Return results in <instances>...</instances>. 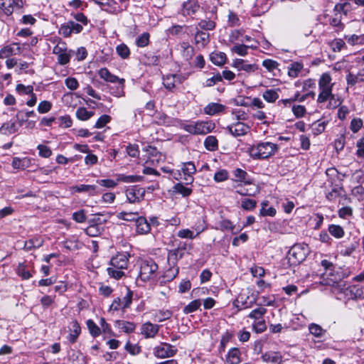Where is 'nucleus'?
<instances>
[{
    "mask_svg": "<svg viewBox=\"0 0 364 364\" xmlns=\"http://www.w3.org/2000/svg\"><path fill=\"white\" fill-rule=\"evenodd\" d=\"M72 218L78 223H85L87 220L85 210L82 209L78 211L74 212L72 215Z\"/></svg>",
    "mask_w": 364,
    "mask_h": 364,
    "instance_id": "58",
    "label": "nucleus"
},
{
    "mask_svg": "<svg viewBox=\"0 0 364 364\" xmlns=\"http://www.w3.org/2000/svg\"><path fill=\"white\" fill-rule=\"evenodd\" d=\"M150 42V34L144 32L136 39V45L139 48L147 46Z\"/></svg>",
    "mask_w": 364,
    "mask_h": 364,
    "instance_id": "45",
    "label": "nucleus"
},
{
    "mask_svg": "<svg viewBox=\"0 0 364 364\" xmlns=\"http://www.w3.org/2000/svg\"><path fill=\"white\" fill-rule=\"evenodd\" d=\"M333 100L334 95L332 93V90L319 89V94L317 98L318 103H323L329 100L328 107L331 108V100Z\"/></svg>",
    "mask_w": 364,
    "mask_h": 364,
    "instance_id": "21",
    "label": "nucleus"
},
{
    "mask_svg": "<svg viewBox=\"0 0 364 364\" xmlns=\"http://www.w3.org/2000/svg\"><path fill=\"white\" fill-rule=\"evenodd\" d=\"M233 175L237 178V181L244 182L246 184L251 183L250 181L247 180V177L248 176L247 173L240 168L234 170Z\"/></svg>",
    "mask_w": 364,
    "mask_h": 364,
    "instance_id": "47",
    "label": "nucleus"
},
{
    "mask_svg": "<svg viewBox=\"0 0 364 364\" xmlns=\"http://www.w3.org/2000/svg\"><path fill=\"white\" fill-rule=\"evenodd\" d=\"M250 46L243 44H236L232 48V51L240 56H245L247 54V49Z\"/></svg>",
    "mask_w": 364,
    "mask_h": 364,
    "instance_id": "63",
    "label": "nucleus"
},
{
    "mask_svg": "<svg viewBox=\"0 0 364 364\" xmlns=\"http://www.w3.org/2000/svg\"><path fill=\"white\" fill-rule=\"evenodd\" d=\"M176 352L177 350L173 346L166 343H162L154 348V355L160 358L172 357Z\"/></svg>",
    "mask_w": 364,
    "mask_h": 364,
    "instance_id": "8",
    "label": "nucleus"
},
{
    "mask_svg": "<svg viewBox=\"0 0 364 364\" xmlns=\"http://www.w3.org/2000/svg\"><path fill=\"white\" fill-rule=\"evenodd\" d=\"M200 305L201 301L200 299L193 300L184 307L183 313L186 314L193 313L198 310L200 308Z\"/></svg>",
    "mask_w": 364,
    "mask_h": 364,
    "instance_id": "49",
    "label": "nucleus"
},
{
    "mask_svg": "<svg viewBox=\"0 0 364 364\" xmlns=\"http://www.w3.org/2000/svg\"><path fill=\"white\" fill-rule=\"evenodd\" d=\"M16 274L25 280L32 277V274L27 269V265L24 262L18 264L16 268Z\"/></svg>",
    "mask_w": 364,
    "mask_h": 364,
    "instance_id": "36",
    "label": "nucleus"
},
{
    "mask_svg": "<svg viewBox=\"0 0 364 364\" xmlns=\"http://www.w3.org/2000/svg\"><path fill=\"white\" fill-rule=\"evenodd\" d=\"M72 189L77 193H87L89 196L99 195L100 192L95 185L80 184L72 187Z\"/></svg>",
    "mask_w": 364,
    "mask_h": 364,
    "instance_id": "16",
    "label": "nucleus"
},
{
    "mask_svg": "<svg viewBox=\"0 0 364 364\" xmlns=\"http://www.w3.org/2000/svg\"><path fill=\"white\" fill-rule=\"evenodd\" d=\"M228 132L235 137L246 135L250 130V127L242 122H237L228 125L226 128Z\"/></svg>",
    "mask_w": 364,
    "mask_h": 364,
    "instance_id": "9",
    "label": "nucleus"
},
{
    "mask_svg": "<svg viewBox=\"0 0 364 364\" xmlns=\"http://www.w3.org/2000/svg\"><path fill=\"white\" fill-rule=\"evenodd\" d=\"M279 90L269 89L262 94V97L265 101L269 103L274 102L279 98Z\"/></svg>",
    "mask_w": 364,
    "mask_h": 364,
    "instance_id": "38",
    "label": "nucleus"
},
{
    "mask_svg": "<svg viewBox=\"0 0 364 364\" xmlns=\"http://www.w3.org/2000/svg\"><path fill=\"white\" fill-rule=\"evenodd\" d=\"M345 40L351 46L364 45V33L362 35H348L345 36Z\"/></svg>",
    "mask_w": 364,
    "mask_h": 364,
    "instance_id": "35",
    "label": "nucleus"
},
{
    "mask_svg": "<svg viewBox=\"0 0 364 364\" xmlns=\"http://www.w3.org/2000/svg\"><path fill=\"white\" fill-rule=\"evenodd\" d=\"M234 228H235V225L232 224V223L230 220L223 219L218 223V229H219L222 231H224V230L233 231Z\"/></svg>",
    "mask_w": 364,
    "mask_h": 364,
    "instance_id": "57",
    "label": "nucleus"
},
{
    "mask_svg": "<svg viewBox=\"0 0 364 364\" xmlns=\"http://www.w3.org/2000/svg\"><path fill=\"white\" fill-rule=\"evenodd\" d=\"M350 9V4L349 2L344 1L338 3L334 6L333 11L338 12L341 14V16L343 14L344 16H346L348 13V11Z\"/></svg>",
    "mask_w": 364,
    "mask_h": 364,
    "instance_id": "44",
    "label": "nucleus"
},
{
    "mask_svg": "<svg viewBox=\"0 0 364 364\" xmlns=\"http://www.w3.org/2000/svg\"><path fill=\"white\" fill-rule=\"evenodd\" d=\"M159 326L146 322L141 326V333L145 338H154L159 332Z\"/></svg>",
    "mask_w": 364,
    "mask_h": 364,
    "instance_id": "15",
    "label": "nucleus"
},
{
    "mask_svg": "<svg viewBox=\"0 0 364 364\" xmlns=\"http://www.w3.org/2000/svg\"><path fill=\"white\" fill-rule=\"evenodd\" d=\"M262 359L266 363L281 364L282 356L279 352L269 351L262 355Z\"/></svg>",
    "mask_w": 364,
    "mask_h": 364,
    "instance_id": "19",
    "label": "nucleus"
},
{
    "mask_svg": "<svg viewBox=\"0 0 364 364\" xmlns=\"http://www.w3.org/2000/svg\"><path fill=\"white\" fill-rule=\"evenodd\" d=\"M257 202L255 200L245 198L241 201V207L246 210H252L256 208Z\"/></svg>",
    "mask_w": 364,
    "mask_h": 364,
    "instance_id": "60",
    "label": "nucleus"
},
{
    "mask_svg": "<svg viewBox=\"0 0 364 364\" xmlns=\"http://www.w3.org/2000/svg\"><path fill=\"white\" fill-rule=\"evenodd\" d=\"M309 332L317 338H321L324 336L326 330L323 329L321 326L316 323H311L309 326Z\"/></svg>",
    "mask_w": 364,
    "mask_h": 364,
    "instance_id": "48",
    "label": "nucleus"
},
{
    "mask_svg": "<svg viewBox=\"0 0 364 364\" xmlns=\"http://www.w3.org/2000/svg\"><path fill=\"white\" fill-rule=\"evenodd\" d=\"M86 324L92 336L96 338L100 335L101 328L92 319H88Z\"/></svg>",
    "mask_w": 364,
    "mask_h": 364,
    "instance_id": "42",
    "label": "nucleus"
},
{
    "mask_svg": "<svg viewBox=\"0 0 364 364\" xmlns=\"http://www.w3.org/2000/svg\"><path fill=\"white\" fill-rule=\"evenodd\" d=\"M18 131V127L14 122H6L0 127V134L9 135L14 134Z\"/></svg>",
    "mask_w": 364,
    "mask_h": 364,
    "instance_id": "29",
    "label": "nucleus"
},
{
    "mask_svg": "<svg viewBox=\"0 0 364 364\" xmlns=\"http://www.w3.org/2000/svg\"><path fill=\"white\" fill-rule=\"evenodd\" d=\"M262 65L269 72L278 69L279 63L272 59H266L262 61Z\"/></svg>",
    "mask_w": 364,
    "mask_h": 364,
    "instance_id": "61",
    "label": "nucleus"
},
{
    "mask_svg": "<svg viewBox=\"0 0 364 364\" xmlns=\"http://www.w3.org/2000/svg\"><path fill=\"white\" fill-rule=\"evenodd\" d=\"M195 42L197 45L205 47L210 42V34L202 31H197L195 35Z\"/></svg>",
    "mask_w": 364,
    "mask_h": 364,
    "instance_id": "27",
    "label": "nucleus"
},
{
    "mask_svg": "<svg viewBox=\"0 0 364 364\" xmlns=\"http://www.w3.org/2000/svg\"><path fill=\"white\" fill-rule=\"evenodd\" d=\"M107 273L111 277H113L116 279H121L124 275L123 269H116L113 267L107 268Z\"/></svg>",
    "mask_w": 364,
    "mask_h": 364,
    "instance_id": "64",
    "label": "nucleus"
},
{
    "mask_svg": "<svg viewBox=\"0 0 364 364\" xmlns=\"http://www.w3.org/2000/svg\"><path fill=\"white\" fill-rule=\"evenodd\" d=\"M277 151V144L269 141L257 143L250 146L247 149L249 155L254 160L268 159Z\"/></svg>",
    "mask_w": 364,
    "mask_h": 364,
    "instance_id": "1",
    "label": "nucleus"
},
{
    "mask_svg": "<svg viewBox=\"0 0 364 364\" xmlns=\"http://www.w3.org/2000/svg\"><path fill=\"white\" fill-rule=\"evenodd\" d=\"M331 80L330 74L327 73L322 74L318 81V89L332 90L333 84L331 83Z\"/></svg>",
    "mask_w": 364,
    "mask_h": 364,
    "instance_id": "28",
    "label": "nucleus"
},
{
    "mask_svg": "<svg viewBox=\"0 0 364 364\" xmlns=\"http://www.w3.org/2000/svg\"><path fill=\"white\" fill-rule=\"evenodd\" d=\"M96 4L99 5L101 9L109 13H114L115 7H113L117 3L114 0H92Z\"/></svg>",
    "mask_w": 364,
    "mask_h": 364,
    "instance_id": "26",
    "label": "nucleus"
},
{
    "mask_svg": "<svg viewBox=\"0 0 364 364\" xmlns=\"http://www.w3.org/2000/svg\"><path fill=\"white\" fill-rule=\"evenodd\" d=\"M225 106L216 102H210L204 107V113L208 115H215L223 112Z\"/></svg>",
    "mask_w": 364,
    "mask_h": 364,
    "instance_id": "17",
    "label": "nucleus"
},
{
    "mask_svg": "<svg viewBox=\"0 0 364 364\" xmlns=\"http://www.w3.org/2000/svg\"><path fill=\"white\" fill-rule=\"evenodd\" d=\"M144 151L147 153L149 158H154L152 161L156 160V161H159L161 160V154L159 151H158L156 147L147 146L144 149Z\"/></svg>",
    "mask_w": 364,
    "mask_h": 364,
    "instance_id": "51",
    "label": "nucleus"
},
{
    "mask_svg": "<svg viewBox=\"0 0 364 364\" xmlns=\"http://www.w3.org/2000/svg\"><path fill=\"white\" fill-rule=\"evenodd\" d=\"M200 9L197 0H188L183 2L181 13L183 16L195 14Z\"/></svg>",
    "mask_w": 364,
    "mask_h": 364,
    "instance_id": "14",
    "label": "nucleus"
},
{
    "mask_svg": "<svg viewBox=\"0 0 364 364\" xmlns=\"http://www.w3.org/2000/svg\"><path fill=\"white\" fill-rule=\"evenodd\" d=\"M82 26L73 21H69L62 24L58 33L65 38L70 37L73 33H79L82 31Z\"/></svg>",
    "mask_w": 364,
    "mask_h": 364,
    "instance_id": "7",
    "label": "nucleus"
},
{
    "mask_svg": "<svg viewBox=\"0 0 364 364\" xmlns=\"http://www.w3.org/2000/svg\"><path fill=\"white\" fill-rule=\"evenodd\" d=\"M158 264L152 259H144L140 262L139 277L146 282L156 277Z\"/></svg>",
    "mask_w": 364,
    "mask_h": 364,
    "instance_id": "4",
    "label": "nucleus"
},
{
    "mask_svg": "<svg viewBox=\"0 0 364 364\" xmlns=\"http://www.w3.org/2000/svg\"><path fill=\"white\" fill-rule=\"evenodd\" d=\"M181 171L183 177V181H185V183L186 185L191 184L194 181L193 175L196 172L194 164L192 161L183 163Z\"/></svg>",
    "mask_w": 364,
    "mask_h": 364,
    "instance_id": "12",
    "label": "nucleus"
},
{
    "mask_svg": "<svg viewBox=\"0 0 364 364\" xmlns=\"http://www.w3.org/2000/svg\"><path fill=\"white\" fill-rule=\"evenodd\" d=\"M363 121L360 118H354L351 120L350 129L353 133H357L363 127Z\"/></svg>",
    "mask_w": 364,
    "mask_h": 364,
    "instance_id": "62",
    "label": "nucleus"
},
{
    "mask_svg": "<svg viewBox=\"0 0 364 364\" xmlns=\"http://www.w3.org/2000/svg\"><path fill=\"white\" fill-rule=\"evenodd\" d=\"M98 74L100 77L105 80L106 82H109L111 83L118 82L119 85L117 87L116 90L111 92L112 95L117 97H121L124 95V79L119 78L117 76L111 73L109 70L106 68H103L99 70Z\"/></svg>",
    "mask_w": 364,
    "mask_h": 364,
    "instance_id": "3",
    "label": "nucleus"
},
{
    "mask_svg": "<svg viewBox=\"0 0 364 364\" xmlns=\"http://www.w3.org/2000/svg\"><path fill=\"white\" fill-rule=\"evenodd\" d=\"M333 15L329 19V23L331 26L333 27H338L341 29H343L344 27L343 23L341 22L342 16L340 13L333 11Z\"/></svg>",
    "mask_w": 364,
    "mask_h": 364,
    "instance_id": "43",
    "label": "nucleus"
},
{
    "mask_svg": "<svg viewBox=\"0 0 364 364\" xmlns=\"http://www.w3.org/2000/svg\"><path fill=\"white\" fill-rule=\"evenodd\" d=\"M232 67L237 68L238 70H244L247 73L254 72L257 69L255 65L246 64L242 59L234 60Z\"/></svg>",
    "mask_w": 364,
    "mask_h": 364,
    "instance_id": "24",
    "label": "nucleus"
},
{
    "mask_svg": "<svg viewBox=\"0 0 364 364\" xmlns=\"http://www.w3.org/2000/svg\"><path fill=\"white\" fill-rule=\"evenodd\" d=\"M226 55L224 53H213L210 55V60L211 62L218 66L223 65L226 62Z\"/></svg>",
    "mask_w": 364,
    "mask_h": 364,
    "instance_id": "33",
    "label": "nucleus"
},
{
    "mask_svg": "<svg viewBox=\"0 0 364 364\" xmlns=\"http://www.w3.org/2000/svg\"><path fill=\"white\" fill-rule=\"evenodd\" d=\"M307 245L297 244L294 245L289 251L287 258L291 265H296L302 262L306 257L308 250Z\"/></svg>",
    "mask_w": 364,
    "mask_h": 364,
    "instance_id": "5",
    "label": "nucleus"
},
{
    "mask_svg": "<svg viewBox=\"0 0 364 364\" xmlns=\"http://www.w3.org/2000/svg\"><path fill=\"white\" fill-rule=\"evenodd\" d=\"M71 325L72 328L70 329V333L68 336V339L71 343H75L81 333V328L76 320L73 321Z\"/></svg>",
    "mask_w": 364,
    "mask_h": 364,
    "instance_id": "25",
    "label": "nucleus"
},
{
    "mask_svg": "<svg viewBox=\"0 0 364 364\" xmlns=\"http://www.w3.org/2000/svg\"><path fill=\"white\" fill-rule=\"evenodd\" d=\"M242 361L241 352L237 348H232L229 350L226 355L228 364H239Z\"/></svg>",
    "mask_w": 364,
    "mask_h": 364,
    "instance_id": "18",
    "label": "nucleus"
},
{
    "mask_svg": "<svg viewBox=\"0 0 364 364\" xmlns=\"http://www.w3.org/2000/svg\"><path fill=\"white\" fill-rule=\"evenodd\" d=\"M125 193L129 203H135L144 200L146 191L139 186H132L127 188Z\"/></svg>",
    "mask_w": 364,
    "mask_h": 364,
    "instance_id": "6",
    "label": "nucleus"
},
{
    "mask_svg": "<svg viewBox=\"0 0 364 364\" xmlns=\"http://www.w3.org/2000/svg\"><path fill=\"white\" fill-rule=\"evenodd\" d=\"M117 53L123 59H127L130 55V50L124 43H121L116 47Z\"/></svg>",
    "mask_w": 364,
    "mask_h": 364,
    "instance_id": "50",
    "label": "nucleus"
},
{
    "mask_svg": "<svg viewBox=\"0 0 364 364\" xmlns=\"http://www.w3.org/2000/svg\"><path fill=\"white\" fill-rule=\"evenodd\" d=\"M180 77L177 75H167L163 79V84L168 90H172L176 86V82L179 81Z\"/></svg>",
    "mask_w": 364,
    "mask_h": 364,
    "instance_id": "37",
    "label": "nucleus"
},
{
    "mask_svg": "<svg viewBox=\"0 0 364 364\" xmlns=\"http://www.w3.org/2000/svg\"><path fill=\"white\" fill-rule=\"evenodd\" d=\"M114 326L127 333L133 332L136 328V325L134 323L124 320L115 321Z\"/></svg>",
    "mask_w": 364,
    "mask_h": 364,
    "instance_id": "22",
    "label": "nucleus"
},
{
    "mask_svg": "<svg viewBox=\"0 0 364 364\" xmlns=\"http://www.w3.org/2000/svg\"><path fill=\"white\" fill-rule=\"evenodd\" d=\"M22 49L18 43H12L6 45L0 49V59L11 58L21 54Z\"/></svg>",
    "mask_w": 364,
    "mask_h": 364,
    "instance_id": "10",
    "label": "nucleus"
},
{
    "mask_svg": "<svg viewBox=\"0 0 364 364\" xmlns=\"http://www.w3.org/2000/svg\"><path fill=\"white\" fill-rule=\"evenodd\" d=\"M136 232L139 234L145 235L150 232L151 225L144 217H139L136 221Z\"/></svg>",
    "mask_w": 364,
    "mask_h": 364,
    "instance_id": "20",
    "label": "nucleus"
},
{
    "mask_svg": "<svg viewBox=\"0 0 364 364\" xmlns=\"http://www.w3.org/2000/svg\"><path fill=\"white\" fill-rule=\"evenodd\" d=\"M204 146L208 151H216L218 149V141L215 136L210 135L205 138Z\"/></svg>",
    "mask_w": 364,
    "mask_h": 364,
    "instance_id": "32",
    "label": "nucleus"
},
{
    "mask_svg": "<svg viewBox=\"0 0 364 364\" xmlns=\"http://www.w3.org/2000/svg\"><path fill=\"white\" fill-rule=\"evenodd\" d=\"M118 219L125 220V221H136L137 218H139V212H127V211H122L117 214V215Z\"/></svg>",
    "mask_w": 364,
    "mask_h": 364,
    "instance_id": "31",
    "label": "nucleus"
},
{
    "mask_svg": "<svg viewBox=\"0 0 364 364\" xmlns=\"http://www.w3.org/2000/svg\"><path fill=\"white\" fill-rule=\"evenodd\" d=\"M23 5L22 0H0V6L8 16L12 14L14 7L21 9Z\"/></svg>",
    "mask_w": 364,
    "mask_h": 364,
    "instance_id": "13",
    "label": "nucleus"
},
{
    "mask_svg": "<svg viewBox=\"0 0 364 364\" xmlns=\"http://www.w3.org/2000/svg\"><path fill=\"white\" fill-rule=\"evenodd\" d=\"M198 26L205 31H212L215 28V23L209 19H204L198 23Z\"/></svg>",
    "mask_w": 364,
    "mask_h": 364,
    "instance_id": "55",
    "label": "nucleus"
},
{
    "mask_svg": "<svg viewBox=\"0 0 364 364\" xmlns=\"http://www.w3.org/2000/svg\"><path fill=\"white\" fill-rule=\"evenodd\" d=\"M28 162V159L27 158L21 159L18 157H14L12 160V166L14 168L24 169L26 167V164Z\"/></svg>",
    "mask_w": 364,
    "mask_h": 364,
    "instance_id": "59",
    "label": "nucleus"
},
{
    "mask_svg": "<svg viewBox=\"0 0 364 364\" xmlns=\"http://www.w3.org/2000/svg\"><path fill=\"white\" fill-rule=\"evenodd\" d=\"M328 230L329 233L337 239L342 238L345 235L343 228L338 225H330Z\"/></svg>",
    "mask_w": 364,
    "mask_h": 364,
    "instance_id": "41",
    "label": "nucleus"
},
{
    "mask_svg": "<svg viewBox=\"0 0 364 364\" xmlns=\"http://www.w3.org/2000/svg\"><path fill=\"white\" fill-rule=\"evenodd\" d=\"M43 245V240L38 238H33L25 242L23 248L28 251L33 248H39Z\"/></svg>",
    "mask_w": 364,
    "mask_h": 364,
    "instance_id": "46",
    "label": "nucleus"
},
{
    "mask_svg": "<svg viewBox=\"0 0 364 364\" xmlns=\"http://www.w3.org/2000/svg\"><path fill=\"white\" fill-rule=\"evenodd\" d=\"M223 81V77L220 73H217L213 77L208 78L204 84L205 87H213L217 83Z\"/></svg>",
    "mask_w": 364,
    "mask_h": 364,
    "instance_id": "56",
    "label": "nucleus"
},
{
    "mask_svg": "<svg viewBox=\"0 0 364 364\" xmlns=\"http://www.w3.org/2000/svg\"><path fill=\"white\" fill-rule=\"evenodd\" d=\"M124 348L132 355H136L141 352V347L138 344L132 343L130 341L127 342Z\"/></svg>",
    "mask_w": 364,
    "mask_h": 364,
    "instance_id": "53",
    "label": "nucleus"
},
{
    "mask_svg": "<svg viewBox=\"0 0 364 364\" xmlns=\"http://www.w3.org/2000/svg\"><path fill=\"white\" fill-rule=\"evenodd\" d=\"M102 228L99 225H90L85 230V233L90 237H97L102 232Z\"/></svg>",
    "mask_w": 364,
    "mask_h": 364,
    "instance_id": "52",
    "label": "nucleus"
},
{
    "mask_svg": "<svg viewBox=\"0 0 364 364\" xmlns=\"http://www.w3.org/2000/svg\"><path fill=\"white\" fill-rule=\"evenodd\" d=\"M181 129L193 135H205L211 132L215 127L212 121H196L189 124H183Z\"/></svg>",
    "mask_w": 364,
    "mask_h": 364,
    "instance_id": "2",
    "label": "nucleus"
},
{
    "mask_svg": "<svg viewBox=\"0 0 364 364\" xmlns=\"http://www.w3.org/2000/svg\"><path fill=\"white\" fill-rule=\"evenodd\" d=\"M184 255V252L181 251V248H175L171 250L168 252V261L172 266L176 267V264Z\"/></svg>",
    "mask_w": 364,
    "mask_h": 364,
    "instance_id": "23",
    "label": "nucleus"
},
{
    "mask_svg": "<svg viewBox=\"0 0 364 364\" xmlns=\"http://www.w3.org/2000/svg\"><path fill=\"white\" fill-rule=\"evenodd\" d=\"M175 193L180 194L183 197H188L193 192L191 188L186 187L183 183H177L173 187Z\"/></svg>",
    "mask_w": 364,
    "mask_h": 364,
    "instance_id": "30",
    "label": "nucleus"
},
{
    "mask_svg": "<svg viewBox=\"0 0 364 364\" xmlns=\"http://www.w3.org/2000/svg\"><path fill=\"white\" fill-rule=\"evenodd\" d=\"M56 122L59 124L60 127L63 128H69L73 124V120L70 115H65L60 117L59 118L56 119Z\"/></svg>",
    "mask_w": 364,
    "mask_h": 364,
    "instance_id": "54",
    "label": "nucleus"
},
{
    "mask_svg": "<svg viewBox=\"0 0 364 364\" xmlns=\"http://www.w3.org/2000/svg\"><path fill=\"white\" fill-rule=\"evenodd\" d=\"M129 257L127 252L118 253L112 257L110 260V266L119 269H125L129 264Z\"/></svg>",
    "mask_w": 364,
    "mask_h": 364,
    "instance_id": "11",
    "label": "nucleus"
},
{
    "mask_svg": "<svg viewBox=\"0 0 364 364\" xmlns=\"http://www.w3.org/2000/svg\"><path fill=\"white\" fill-rule=\"evenodd\" d=\"M267 310L262 306H259L252 310L248 315V317L256 321L264 319V316L267 313Z\"/></svg>",
    "mask_w": 364,
    "mask_h": 364,
    "instance_id": "40",
    "label": "nucleus"
},
{
    "mask_svg": "<svg viewBox=\"0 0 364 364\" xmlns=\"http://www.w3.org/2000/svg\"><path fill=\"white\" fill-rule=\"evenodd\" d=\"M95 114L94 112L87 110L85 107H79L76 110V117L81 121H86L90 119Z\"/></svg>",
    "mask_w": 364,
    "mask_h": 364,
    "instance_id": "39",
    "label": "nucleus"
},
{
    "mask_svg": "<svg viewBox=\"0 0 364 364\" xmlns=\"http://www.w3.org/2000/svg\"><path fill=\"white\" fill-rule=\"evenodd\" d=\"M303 68L304 65L301 63L294 62L291 63L288 69V75L293 78L298 77Z\"/></svg>",
    "mask_w": 364,
    "mask_h": 364,
    "instance_id": "34",
    "label": "nucleus"
}]
</instances>
